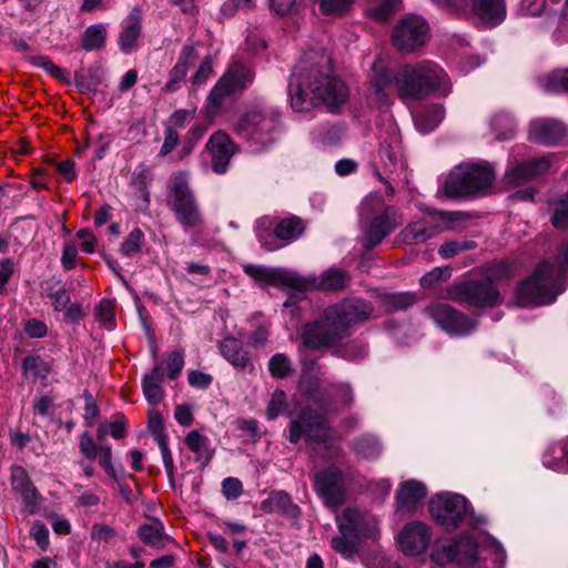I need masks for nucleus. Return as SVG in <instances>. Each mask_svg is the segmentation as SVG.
I'll list each match as a JSON object with an SVG mask.
<instances>
[{
  "label": "nucleus",
  "instance_id": "nucleus-1",
  "mask_svg": "<svg viewBox=\"0 0 568 568\" xmlns=\"http://www.w3.org/2000/svg\"><path fill=\"white\" fill-rule=\"evenodd\" d=\"M331 58L324 51H311L294 68L288 82L292 108L297 112L308 111L324 104L335 108L348 99L344 82L331 74Z\"/></svg>",
  "mask_w": 568,
  "mask_h": 568
},
{
  "label": "nucleus",
  "instance_id": "nucleus-2",
  "mask_svg": "<svg viewBox=\"0 0 568 568\" xmlns=\"http://www.w3.org/2000/svg\"><path fill=\"white\" fill-rule=\"evenodd\" d=\"M371 79L376 99L387 103L396 95L403 102L422 101L434 92L448 95L452 83L446 72L436 63L423 60L406 63L397 69H376Z\"/></svg>",
  "mask_w": 568,
  "mask_h": 568
},
{
  "label": "nucleus",
  "instance_id": "nucleus-3",
  "mask_svg": "<svg viewBox=\"0 0 568 568\" xmlns=\"http://www.w3.org/2000/svg\"><path fill=\"white\" fill-rule=\"evenodd\" d=\"M374 306L361 297H347L328 306L323 316L305 325L302 333L303 345L311 351L336 347L349 335L354 325L371 318Z\"/></svg>",
  "mask_w": 568,
  "mask_h": 568
},
{
  "label": "nucleus",
  "instance_id": "nucleus-4",
  "mask_svg": "<svg viewBox=\"0 0 568 568\" xmlns=\"http://www.w3.org/2000/svg\"><path fill=\"white\" fill-rule=\"evenodd\" d=\"M496 179L494 168L487 163H463L450 171L444 184L449 199L484 194Z\"/></svg>",
  "mask_w": 568,
  "mask_h": 568
},
{
  "label": "nucleus",
  "instance_id": "nucleus-5",
  "mask_svg": "<svg viewBox=\"0 0 568 568\" xmlns=\"http://www.w3.org/2000/svg\"><path fill=\"white\" fill-rule=\"evenodd\" d=\"M361 214L367 221L363 232V245L372 248L379 244L402 221L395 209L385 205L381 194L374 193L367 196L361 206Z\"/></svg>",
  "mask_w": 568,
  "mask_h": 568
},
{
  "label": "nucleus",
  "instance_id": "nucleus-6",
  "mask_svg": "<svg viewBox=\"0 0 568 568\" xmlns=\"http://www.w3.org/2000/svg\"><path fill=\"white\" fill-rule=\"evenodd\" d=\"M280 118L275 109L254 106L242 115L237 131L260 150L274 142V133L281 124Z\"/></svg>",
  "mask_w": 568,
  "mask_h": 568
},
{
  "label": "nucleus",
  "instance_id": "nucleus-7",
  "mask_svg": "<svg viewBox=\"0 0 568 568\" xmlns=\"http://www.w3.org/2000/svg\"><path fill=\"white\" fill-rule=\"evenodd\" d=\"M253 79L254 72L247 64L234 61L210 92L206 103L207 114L219 113L225 99L233 93L243 91L253 82Z\"/></svg>",
  "mask_w": 568,
  "mask_h": 568
},
{
  "label": "nucleus",
  "instance_id": "nucleus-8",
  "mask_svg": "<svg viewBox=\"0 0 568 568\" xmlns=\"http://www.w3.org/2000/svg\"><path fill=\"white\" fill-rule=\"evenodd\" d=\"M432 519L446 531H454L465 521L468 501L454 493H438L428 503Z\"/></svg>",
  "mask_w": 568,
  "mask_h": 568
},
{
  "label": "nucleus",
  "instance_id": "nucleus-9",
  "mask_svg": "<svg viewBox=\"0 0 568 568\" xmlns=\"http://www.w3.org/2000/svg\"><path fill=\"white\" fill-rule=\"evenodd\" d=\"M478 544L473 537L462 536L450 542L436 541L430 558L437 565L455 562L463 568H478Z\"/></svg>",
  "mask_w": 568,
  "mask_h": 568
},
{
  "label": "nucleus",
  "instance_id": "nucleus-10",
  "mask_svg": "<svg viewBox=\"0 0 568 568\" xmlns=\"http://www.w3.org/2000/svg\"><path fill=\"white\" fill-rule=\"evenodd\" d=\"M447 296L452 301L466 303L475 307H494L503 302L499 290L484 280H471L450 285Z\"/></svg>",
  "mask_w": 568,
  "mask_h": 568
},
{
  "label": "nucleus",
  "instance_id": "nucleus-11",
  "mask_svg": "<svg viewBox=\"0 0 568 568\" xmlns=\"http://www.w3.org/2000/svg\"><path fill=\"white\" fill-rule=\"evenodd\" d=\"M347 476L336 467L316 471L313 476V486L324 505L337 511L347 499Z\"/></svg>",
  "mask_w": 568,
  "mask_h": 568
},
{
  "label": "nucleus",
  "instance_id": "nucleus-12",
  "mask_svg": "<svg viewBox=\"0 0 568 568\" xmlns=\"http://www.w3.org/2000/svg\"><path fill=\"white\" fill-rule=\"evenodd\" d=\"M302 437L307 445L325 444L331 439V428L325 417L315 409L305 408L290 424L288 439L296 444Z\"/></svg>",
  "mask_w": 568,
  "mask_h": 568
},
{
  "label": "nucleus",
  "instance_id": "nucleus-13",
  "mask_svg": "<svg viewBox=\"0 0 568 568\" xmlns=\"http://www.w3.org/2000/svg\"><path fill=\"white\" fill-rule=\"evenodd\" d=\"M429 39V27L418 16H407L398 21L393 31L394 45L403 53L424 47Z\"/></svg>",
  "mask_w": 568,
  "mask_h": 568
},
{
  "label": "nucleus",
  "instance_id": "nucleus-14",
  "mask_svg": "<svg viewBox=\"0 0 568 568\" xmlns=\"http://www.w3.org/2000/svg\"><path fill=\"white\" fill-rule=\"evenodd\" d=\"M427 315L452 335H465L476 327V321L448 304L439 303L426 308Z\"/></svg>",
  "mask_w": 568,
  "mask_h": 568
},
{
  "label": "nucleus",
  "instance_id": "nucleus-15",
  "mask_svg": "<svg viewBox=\"0 0 568 568\" xmlns=\"http://www.w3.org/2000/svg\"><path fill=\"white\" fill-rule=\"evenodd\" d=\"M298 283L295 290L306 292L310 290H318L323 292H342L351 283V275L347 271L338 267H329L322 272L318 276L304 277L297 274Z\"/></svg>",
  "mask_w": 568,
  "mask_h": 568
},
{
  "label": "nucleus",
  "instance_id": "nucleus-16",
  "mask_svg": "<svg viewBox=\"0 0 568 568\" xmlns=\"http://www.w3.org/2000/svg\"><path fill=\"white\" fill-rule=\"evenodd\" d=\"M433 536L432 527L423 521L407 523L398 534L400 550L407 556L423 555L429 547Z\"/></svg>",
  "mask_w": 568,
  "mask_h": 568
},
{
  "label": "nucleus",
  "instance_id": "nucleus-17",
  "mask_svg": "<svg viewBox=\"0 0 568 568\" xmlns=\"http://www.w3.org/2000/svg\"><path fill=\"white\" fill-rule=\"evenodd\" d=\"M336 524L337 529L348 530V532L357 535L358 539L374 538L377 532L376 518L356 507L345 508L342 515L336 517Z\"/></svg>",
  "mask_w": 568,
  "mask_h": 568
},
{
  "label": "nucleus",
  "instance_id": "nucleus-18",
  "mask_svg": "<svg viewBox=\"0 0 568 568\" xmlns=\"http://www.w3.org/2000/svg\"><path fill=\"white\" fill-rule=\"evenodd\" d=\"M195 200V193L191 187L190 172L181 170L172 173L168 180L165 200L171 212L174 213Z\"/></svg>",
  "mask_w": 568,
  "mask_h": 568
},
{
  "label": "nucleus",
  "instance_id": "nucleus-19",
  "mask_svg": "<svg viewBox=\"0 0 568 568\" xmlns=\"http://www.w3.org/2000/svg\"><path fill=\"white\" fill-rule=\"evenodd\" d=\"M551 166L549 156H541L513 164L505 173L504 181L507 185L519 186L544 175Z\"/></svg>",
  "mask_w": 568,
  "mask_h": 568
},
{
  "label": "nucleus",
  "instance_id": "nucleus-20",
  "mask_svg": "<svg viewBox=\"0 0 568 568\" xmlns=\"http://www.w3.org/2000/svg\"><path fill=\"white\" fill-rule=\"evenodd\" d=\"M426 496L427 488L424 483L416 479L400 483L395 496L396 513L402 515L414 514Z\"/></svg>",
  "mask_w": 568,
  "mask_h": 568
},
{
  "label": "nucleus",
  "instance_id": "nucleus-21",
  "mask_svg": "<svg viewBox=\"0 0 568 568\" xmlns=\"http://www.w3.org/2000/svg\"><path fill=\"white\" fill-rule=\"evenodd\" d=\"M246 275L261 285H274L276 287H290L295 290L297 273L283 268H268L262 265H244Z\"/></svg>",
  "mask_w": 568,
  "mask_h": 568
},
{
  "label": "nucleus",
  "instance_id": "nucleus-22",
  "mask_svg": "<svg viewBox=\"0 0 568 568\" xmlns=\"http://www.w3.org/2000/svg\"><path fill=\"white\" fill-rule=\"evenodd\" d=\"M566 135L565 125L554 119H538L530 123L528 139L534 143L552 145Z\"/></svg>",
  "mask_w": 568,
  "mask_h": 568
},
{
  "label": "nucleus",
  "instance_id": "nucleus-23",
  "mask_svg": "<svg viewBox=\"0 0 568 568\" xmlns=\"http://www.w3.org/2000/svg\"><path fill=\"white\" fill-rule=\"evenodd\" d=\"M206 149L212 154L213 171L217 174L225 173L234 153V144L229 135L222 131L215 132L209 139Z\"/></svg>",
  "mask_w": 568,
  "mask_h": 568
},
{
  "label": "nucleus",
  "instance_id": "nucleus-24",
  "mask_svg": "<svg viewBox=\"0 0 568 568\" xmlns=\"http://www.w3.org/2000/svg\"><path fill=\"white\" fill-rule=\"evenodd\" d=\"M261 509L266 514H278L288 518H297L301 515L300 507L293 503L292 497L283 490L272 491L261 503Z\"/></svg>",
  "mask_w": 568,
  "mask_h": 568
},
{
  "label": "nucleus",
  "instance_id": "nucleus-25",
  "mask_svg": "<svg viewBox=\"0 0 568 568\" xmlns=\"http://www.w3.org/2000/svg\"><path fill=\"white\" fill-rule=\"evenodd\" d=\"M468 8L481 22L493 26L500 23L506 13L504 0H469Z\"/></svg>",
  "mask_w": 568,
  "mask_h": 568
},
{
  "label": "nucleus",
  "instance_id": "nucleus-26",
  "mask_svg": "<svg viewBox=\"0 0 568 568\" xmlns=\"http://www.w3.org/2000/svg\"><path fill=\"white\" fill-rule=\"evenodd\" d=\"M11 485L13 490L20 493L30 513H34L37 507L38 491L29 478L27 470L14 465L11 468Z\"/></svg>",
  "mask_w": 568,
  "mask_h": 568
},
{
  "label": "nucleus",
  "instance_id": "nucleus-27",
  "mask_svg": "<svg viewBox=\"0 0 568 568\" xmlns=\"http://www.w3.org/2000/svg\"><path fill=\"white\" fill-rule=\"evenodd\" d=\"M220 351L223 357L235 368L252 372L254 366L248 353L244 349L243 343L235 337H225L220 343Z\"/></svg>",
  "mask_w": 568,
  "mask_h": 568
},
{
  "label": "nucleus",
  "instance_id": "nucleus-28",
  "mask_svg": "<svg viewBox=\"0 0 568 568\" xmlns=\"http://www.w3.org/2000/svg\"><path fill=\"white\" fill-rule=\"evenodd\" d=\"M141 10L134 8L124 21V27L119 36V45L124 53H131L138 48V40L141 36Z\"/></svg>",
  "mask_w": 568,
  "mask_h": 568
},
{
  "label": "nucleus",
  "instance_id": "nucleus-29",
  "mask_svg": "<svg viewBox=\"0 0 568 568\" xmlns=\"http://www.w3.org/2000/svg\"><path fill=\"white\" fill-rule=\"evenodd\" d=\"M519 263L516 260H494L481 267L484 277L494 283L510 281L518 274Z\"/></svg>",
  "mask_w": 568,
  "mask_h": 568
},
{
  "label": "nucleus",
  "instance_id": "nucleus-30",
  "mask_svg": "<svg viewBox=\"0 0 568 568\" xmlns=\"http://www.w3.org/2000/svg\"><path fill=\"white\" fill-rule=\"evenodd\" d=\"M138 537L144 545L158 550L164 549L169 542L174 541L165 534L164 525L159 519L141 525L138 529Z\"/></svg>",
  "mask_w": 568,
  "mask_h": 568
},
{
  "label": "nucleus",
  "instance_id": "nucleus-31",
  "mask_svg": "<svg viewBox=\"0 0 568 568\" xmlns=\"http://www.w3.org/2000/svg\"><path fill=\"white\" fill-rule=\"evenodd\" d=\"M164 381V369L162 365H156L148 373L142 383L143 394L146 400L152 405H158L164 395L162 383Z\"/></svg>",
  "mask_w": 568,
  "mask_h": 568
},
{
  "label": "nucleus",
  "instance_id": "nucleus-32",
  "mask_svg": "<svg viewBox=\"0 0 568 568\" xmlns=\"http://www.w3.org/2000/svg\"><path fill=\"white\" fill-rule=\"evenodd\" d=\"M506 555L500 545L494 541L481 542L478 555V568H503Z\"/></svg>",
  "mask_w": 568,
  "mask_h": 568
},
{
  "label": "nucleus",
  "instance_id": "nucleus-33",
  "mask_svg": "<svg viewBox=\"0 0 568 568\" xmlns=\"http://www.w3.org/2000/svg\"><path fill=\"white\" fill-rule=\"evenodd\" d=\"M436 234L437 226L429 225L425 221L413 222L402 231L403 240L407 244L424 243Z\"/></svg>",
  "mask_w": 568,
  "mask_h": 568
},
{
  "label": "nucleus",
  "instance_id": "nucleus-34",
  "mask_svg": "<svg viewBox=\"0 0 568 568\" xmlns=\"http://www.w3.org/2000/svg\"><path fill=\"white\" fill-rule=\"evenodd\" d=\"M359 544L361 539L357 538V535L343 529H338V535L331 540L333 550L344 558H353L358 551Z\"/></svg>",
  "mask_w": 568,
  "mask_h": 568
},
{
  "label": "nucleus",
  "instance_id": "nucleus-35",
  "mask_svg": "<svg viewBox=\"0 0 568 568\" xmlns=\"http://www.w3.org/2000/svg\"><path fill=\"white\" fill-rule=\"evenodd\" d=\"M305 230V224L302 219L297 216H290L283 219L277 223L274 229V234L277 239L291 242L298 239Z\"/></svg>",
  "mask_w": 568,
  "mask_h": 568
},
{
  "label": "nucleus",
  "instance_id": "nucleus-36",
  "mask_svg": "<svg viewBox=\"0 0 568 568\" xmlns=\"http://www.w3.org/2000/svg\"><path fill=\"white\" fill-rule=\"evenodd\" d=\"M427 214L439 221L435 225L437 226V233L458 230L459 225L468 217L466 213L460 211L429 210Z\"/></svg>",
  "mask_w": 568,
  "mask_h": 568
},
{
  "label": "nucleus",
  "instance_id": "nucleus-37",
  "mask_svg": "<svg viewBox=\"0 0 568 568\" xmlns=\"http://www.w3.org/2000/svg\"><path fill=\"white\" fill-rule=\"evenodd\" d=\"M175 220L185 229H197L203 225V215L201 213L197 200L187 206L181 207L173 213Z\"/></svg>",
  "mask_w": 568,
  "mask_h": 568
},
{
  "label": "nucleus",
  "instance_id": "nucleus-38",
  "mask_svg": "<svg viewBox=\"0 0 568 568\" xmlns=\"http://www.w3.org/2000/svg\"><path fill=\"white\" fill-rule=\"evenodd\" d=\"M400 9L402 0H374L369 4L367 12L374 20L384 22Z\"/></svg>",
  "mask_w": 568,
  "mask_h": 568
},
{
  "label": "nucleus",
  "instance_id": "nucleus-39",
  "mask_svg": "<svg viewBox=\"0 0 568 568\" xmlns=\"http://www.w3.org/2000/svg\"><path fill=\"white\" fill-rule=\"evenodd\" d=\"M106 29L103 24L89 26L83 36L81 48L85 51L100 50L105 45Z\"/></svg>",
  "mask_w": 568,
  "mask_h": 568
},
{
  "label": "nucleus",
  "instance_id": "nucleus-40",
  "mask_svg": "<svg viewBox=\"0 0 568 568\" xmlns=\"http://www.w3.org/2000/svg\"><path fill=\"white\" fill-rule=\"evenodd\" d=\"M356 0H314L322 14L342 18L348 14Z\"/></svg>",
  "mask_w": 568,
  "mask_h": 568
},
{
  "label": "nucleus",
  "instance_id": "nucleus-41",
  "mask_svg": "<svg viewBox=\"0 0 568 568\" xmlns=\"http://www.w3.org/2000/svg\"><path fill=\"white\" fill-rule=\"evenodd\" d=\"M382 300L387 312L407 310L408 307L413 306L417 301L416 295L409 292L384 294L382 296Z\"/></svg>",
  "mask_w": 568,
  "mask_h": 568
},
{
  "label": "nucleus",
  "instance_id": "nucleus-42",
  "mask_svg": "<svg viewBox=\"0 0 568 568\" xmlns=\"http://www.w3.org/2000/svg\"><path fill=\"white\" fill-rule=\"evenodd\" d=\"M185 443L199 459L210 460L213 457V452L209 447V439L197 430L190 432L185 437Z\"/></svg>",
  "mask_w": 568,
  "mask_h": 568
},
{
  "label": "nucleus",
  "instance_id": "nucleus-43",
  "mask_svg": "<svg viewBox=\"0 0 568 568\" xmlns=\"http://www.w3.org/2000/svg\"><path fill=\"white\" fill-rule=\"evenodd\" d=\"M268 371L275 378H286L293 373L292 361L284 353H276L268 361Z\"/></svg>",
  "mask_w": 568,
  "mask_h": 568
},
{
  "label": "nucleus",
  "instance_id": "nucleus-44",
  "mask_svg": "<svg viewBox=\"0 0 568 568\" xmlns=\"http://www.w3.org/2000/svg\"><path fill=\"white\" fill-rule=\"evenodd\" d=\"M29 60L32 64L45 70L49 74H51L55 79H58L62 82L70 81L69 72L65 69L54 64L53 61L50 58H48L47 55H42V54L32 55L29 58Z\"/></svg>",
  "mask_w": 568,
  "mask_h": 568
},
{
  "label": "nucleus",
  "instance_id": "nucleus-45",
  "mask_svg": "<svg viewBox=\"0 0 568 568\" xmlns=\"http://www.w3.org/2000/svg\"><path fill=\"white\" fill-rule=\"evenodd\" d=\"M11 444L20 450L30 449L36 456L40 455L39 450H42V444L38 438L31 437L28 433L20 430H10Z\"/></svg>",
  "mask_w": 568,
  "mask_h": 568
},
{
  "label": "nucleus",
  "instance_id": "nucleus-46",
  "mask_svg": "<svg viewBox=\"0 0 568 568\" xmlns=\"http://www.w3.org/2000/svg\"><path fill=\"white\" fill-rule=\"evenodd\" d=\"M23 372L27 376L32 377L34 381L39 378H45L49 374V369L44 361L39 356H28L22 363Z\"/></svg>",
  "mask_w": 568,
  "mask_h": 568
},
{
  "label": "nucleus",
  "instance_id": "nucleus-47",
  "mask_svg": "<svg viewBox=\"0 0 568 568\" xmlns=\"http://www.w3.org/2000/svg\"><path fill=\"white\" fill-rule=\"evenodd\" d=\"M144 244V234L140 229L132 230L121 246V254L131 257L141 252Z\"/></svg>",
  "mask_w": 568,
  "mask_h": 568
},
{
  "label": "nucleus",
  "instance_id": "nucleus-48",
  "mask_svg": "<svg viewBox=\"0 0 568 568\" xmlns=\"http://www.w3.org/2000/svg\"><path fill=\"white\" fill-rule=\"evenodd\" d=\"M195 57H196L195 49L193 47H191V45L184 47L178 63L170 71V75L183 81L187 73L189 67L191 65V63L195 59Z\"/></svg>",
  "mask_w": 568,
  "mask_h": 568
},
{
  "label": "nucleus",
  "instance_id": "nucleus-49",
  "mask_svg": "<svg viewBox=\"0 0 568 568\" xmlns=\"http://www.w3.org/2000/svg\"><path fill=\"white\" fill-rule=\"evenodd\" d=\"M544 87L548 92H568V69L557 70L549 74L545 79Z\"/></svg>",
  "mask_w": 568,
  "mask_h": 568
},
{
  "label": "nucleus",
  "instance_id": "nucleus-50",
  "mask_svg": "<svg viewBox=\"0 0 568 568\" xmlns=\"http://www.w3.org/2000/svg\"><path fill=\"white\" fill-rule=\"evenodd\" d=\"M476 246L477 245L474 241H449L439 247L438 253L444 258H450L457 255L459 252L470 251Z\"/></svg>",
  "mask_w": 568,
  "mask_h": 568
},
{
  "label": "nucleus",
  "instance_id": "nucleus-51",
  "mask_svg": "<svg viewBox=\"0 0 568 568\" xmlns=\"http://www.w3.org/2000/svg\"><path fill=\"white\" fill-rule=\"evenodd\" d=\"M442 120V112L438 110L420 113L416 118V126L422 133L434 130Z\"/></svg>",
  "mask_w": 568,
  "mask_h": 568
},
{
  "label": "nucleus",
  "instance_id": "nucleus-52",
  "mask_svg": "<svg viewBox=\"0 0 568 568\" xmlns=\"http://www.w3.org/2000/svg\"><path fill=\"white\" fill-rule=\"evenodd\" d=\"M452 274V270L449 267H435L430 272L426 273L420 278V285L424 288H432L439 285L442 282L446 281Z\"/></svg>",
  "mask_w": 568,
  "mask_h": 568
},
{
  "label": "nucleus",
  "instance_id": "nucleus-53",
  "mask_svg": "<svg viewBox=\"0 0 568 568\" xmlns=\"http://www.w3.org/2000/svg\"><path fill=\"white\" fill-rule=\"evenodd\" d=\"M356 449L363 458H376L378 457L381 446L376 438L363 436L358 438Z\"/></svg>",
  "mask_w": 568,
  "mask_h": 568
},
{
  "label": "nucleus",
  "instance_id": "nucleus-54",
  "mask_svg": "<svg viewBox=\"0 0 568 568\" xmlns=\"http://www.w3.org/2000/svg\"><path fill=\"white\" fill-rule=\"evenodd\" d=\"M493 129L498 133V139L507 140L514 135L515 129L511 119L507 114H498L491 121Z\"/></svg>",
  "mask_w": 568,
  "mask_h": 568
},
{
  "label": "nucleus",
  "instance_id": "nucleus-55",
  "mask_svg": "<svg viewBox=\"0 0 568 568\" xmlns=\"http://www.w3.org/2000/svg\"><path fill=\"white\" fill-rule=\"evenodd\" d=\"M166 365L169 378L175 379L184 366V352L182 349L173 351L168 357Z\"/></svg>",
  "mask_w": 568,
  "mask_h": 568
},
{
  "label": "nucleus",
  "instance_id": "nucleus-56",
  "mask_svg": "<svg viewBox=\"0 0 568 568\" xmlns=\"http://www.w3.org/2000/svg\"><path fill=\"white\" fill-rule=\"evenodd\" d=\"M286 403V396L283 390H275L268 402L266 408V415L268 419H275L280 413L284 409Z\"/></svg>",
  "mask_w": 568,
  "mask_h": 568
},
{
  "label": "nucleus",
  "instance_id": "nucleus-57",
  "mask_svg": "<svg viewBox=\"0 0 568 568\" xmlns=\"http://www.w3.org/2000/svg\"><path fill=\"white\" fill-rule=\"evenodd\" d=\"M196 114V108L192 109H180L174 111L169 120V124L166 126L183 128L186 123L191 122Z\"/></svg>",
  "mask_w": 568,
  "mask_h": 568
},
{
  "label": "nucleus",
  "instance_id": "nucleus-58",
  "mask_svg": "<svg viewBox=\"0 0 568 568\" xmlns=\"http://www.w3.org/2000/svg\"><path fill=\"white\" fill-rule=\"evenodd\" d=\"M108 433H110L115 439L122 438L124 436V422L115 420L112 423L101 424L98 429V439L102 442Z\"/></svg>",
  "mask_w": 568,
  "mask_h": 568
},
{
  "label": "nucleus",
  "instance_id": "nucleus-59",
  "mask_svg": "<svg viewBox=\"0 0 568 568\" xmlns=\"http://www.w3.org/2000/svg\"><path fill=\"white\" fill-rule=\"evenodd\" d=\"M213 74V59L211 55L205 57L195 74L192 77L194 85H201Z\"/></svg>",
  "mask_w": 568,
  "mask_h": 568
},
{
  "label": "nucleus",
  "instance_id": "nucleus-60",
  "mask_svg": "<svg viewBox=\"0 0 568 568\" xmlns=\"http://www.w3.org/2000/svg\"><path fill=\"white\" fill-rule=\"evenodd\" d=\"M30 536L34 539L37 545L42 549L47 550L49 546V530L47 526L41 521L33 523L30 529Z\"/></svg>",
  "mask_w": 568,
  "mask_h": 568
},
{
  "label": "nucleus",
  "instance_id": "nucleus-61",
  "mask_svg": "<svg viewBox=\"0 0 568 568\" xmlns=\"http://www.w3.org/2000/svg\"><path fill=\"white\" fill-rule=\"evenodd\" d=\"M222 493L226 499H236L243 494V485L240 479L227 477L222 483Z\"/></svg>",
  "mask_w": 568,
  "mask_h": 568
},
{
  "label": "nucleus",
  "instance_id": "nucleus-62",
  "mask_svg": "<svg viewBox=\"0 0 568 568\" xmlns=\"http://www.w3.org/2000/svg\"><path fill=\"white\" fill-rule=\"evenodd\" d=\"M179 134L172 126L165 128L164 141L160 150V155H168L179 143Z\"/></svg>",
  "mask_w": 568,
  "mask_h": 568
},
{
  "label": "nucleus",
  "instance_id": "nucleus-63",
  "mask_svg": "<svg viewBox=\"0 0 568 568\" xmlns=\"http://www.w3.org/2000/svg\"><path fill=\"white\" fill-rule=\"evenodd\" d=\"M187 381L191 386L205 389L211 385L213 377L200 371H191L187 375Z\"/></svg>",
  "mask_w": 568,
  "mask_h": 568
},
{
  "label": "nucleus",
  "instance_id": "nucleus-64",
  "mask_svg": "<svg viewBox=\"0 0 568 568\" xmlns=\"http://www.w3.org/2000/svg\"><path fill=\"white\" fill-rule=\"evenodd\" d=\"M92 538L98 539L100 541L109 542L115 537V530L109 525L105 524H95L92 527L91 531Z\"/></svg>",
  "mask_w": 568,
  "mask_h": 568
}]
</instances>
